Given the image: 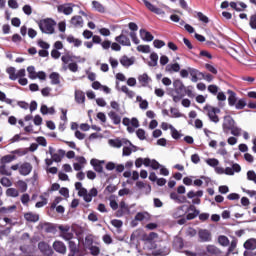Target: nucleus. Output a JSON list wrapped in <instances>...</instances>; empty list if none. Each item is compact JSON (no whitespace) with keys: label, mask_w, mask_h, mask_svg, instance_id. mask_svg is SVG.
Returning <instances> with one entry per match:
<instances>
[{"label":"nucleus","mask_w":256,"mask_h":256,"mask_svg":"<svg viewBox=\"0 0 256 256\" xmlns=\"http://www.w3.org/2000/svg\"><path fill=\"white\" fill-rule=\"evenodd\" d=\"M92 6L99 13H104L105 12L104 6L98 1H92Z\"/></svg>","instance_id":"e433bc0d"},{"label":"nucleus","mask_w":256,"mask_h":256,"mask_svg":"<svg viewBox=\"0 0 256 256\" xmlns=\"http://www.w3.org/2000/svg\"><path fill=\"white\" fill-rule=\"evenodd\" d=\"M128 211H129V208H128L127 204L125 203V201H121L120 208H119V210L116 211V216L122 217L123 215H125V213H128Z\"/></svg>","instance_id":"412c9836"},{"label":"nucleus","mask_w":256,"mask_h":256,"mask_svg":"<svg viewBox=\"0 0 256 256\" xmlns=\"http://www.w3.org/2000/svg\"><path fill=\"white\" fill-rule=\"evenodd\" d=\"M188 211H193V212L187 214V216H186L187 220H193L197 216L200 215V210H198L195 205H190L189 208H188Z\"/></svg>","instance_id":"2eb2a0df"},{"label":"nucleus","mask_w":256,"mask_h":256,"mask_svg":"<svg viewBox=\"0 0 256 256\" xmlns=\"http://www.w3.org/2000/svg\"><path fill=\"white\" fill-rule=\"evenodd\" d=\"M57 9L59 13H63L64 15H70L73 12L72 7H69L67 5H60Z\"/></svg>","instance_id":"cd10ccee"},{"label":"nucleus","mask_w":256,"mask_h":256,"mask_svg":"<svg viewBox=\"0 0 256 256\" xmlns=\"http://www.w3.org/2000/svg\"><path fill=\"white\" fill-rule=\"evenodd\" d=\"M109 144L117 149H120L122 147V142L120 139H110Z\"/></svg>","instance_id":"a18cd8bd"},{"label":"nucleus","mask_w":256,"mask_h":256,"mask_svg":"<svg viewBox=\"0 0 256 256\" xmlns=\"http://www.w3.org/2000/svg\"><path fill=\"white\" fill-rule=\"evenodd\" d=\"M18 186H19V188H20V192H21V193L27 192V190H28V184H27V182L19 181V182H18Z\"/></svg>","instance_id":"5fc2aeb1"},{"label":"nucleus","mask_w":256,"mask_h":256,"mask_svg":"<svg viewBox=\"0 0 256 256\" xmlns=\"http://www.w3.org/2000/svg\"><path fill=\"white\" fill-rule=\"evenodd\" d=\"M203 109L207 112V116L211 122L215 124L220 122L219 116L217 115L221 113L220 108L207 104Z\"/></svg>","instance_id":"20e7f679"},{"label":"nucleus","mask_w":256,"mask_h":256,"mask_svg":"<svg viewBox=\"0 0 256 256\" xmlns=\"http://www.w3.org/2000/svg\"><path fill=\"white\" fill-rule=\"evenodd\" d=\"M197 18L200 22H202L204 24L209 23V17L205 16V14H203V12H197Z\"/></svg>","instance_id":"c03bdc74"},{"label":"nucleus","mask_w":256,"mask_h":256,"mask_svg":"<svg viewBox=\"0 0 256 256\" xmlns=\"http://www.w3.org/2000/svg\"><path fill=\"white\" fill-rule=\"evenodd\" d=\"M38 249L44 255L50 256L52 254V249L48 244H46V242H39Z\"/></svg>","instance_id":"ddd939ff"},{"label":"nucleus","mask_w":256,"mask_h":256,"mask_svg":"<svg viewBox=\"0 0 256 256\" xmlns=\"http://www.w3.org/2000/svg\"><path fill=\"white\" fill-rule=\"evenodd\" d=\"M40 199H41V201H38L35 204V208H37V209L43 208L44 206H46L48 204V199L46 197H44L43 195H40Z\"/></svg>","instance_id":"f704fd0d"},{"label":"nucleus","mask_w":256,"mask_h":256,"mask_svg":"<svg viewBox=\"0 0 256 256\" xmlns=\"http://www.w3.org/2000/svg\"><path fill=\"white\" fill-rule=\"evenodd\" d=\"M138 81L142 87H147L148 84L152 81L147 73H143L138 76Z\"/></svg>","instance_id":"f3484780"},{"label":"nucleus","mask_w":256,"mask_h":256,"mask_svg":"<svg viewBox=\"0 0 256 256\" xmlns=\"http://www.w3.org/2000/svg\"><path fill=\"white\" fill-rule=\"evenodd\" d=\"M227 94L229 95L228 97V103L230 106H234L237 102V97H236V93L233 90H228Z\"/></svg>","instance_id":"a878e982"},{"label":"nucleus","mask_w":256,"mask_h":256,"mask_svg":"<svg viewBox=\"0 0 256 256\" xmlns=\"http://www.w3.org/2000/svg\"><path fill=\"white\" fill-rule=\"evenodd\" d=\"M31 198L30 195L28 193H24L22 194L20 201L24 206H28L29 202H30Z\"/></svg>","instance_id":"49530a36"},{"label":"nucleus","mask_w":256,"mask_h":256,"mask_svg":"<svg viewBox=\"0 0 256 256\" xmlns=\"http://www.w3.org/2000/svg\"><path fill=\"white\" fill-rule=\"evenodd\" d=\"M218 243H220V245L227 247L230 243L229 239L226 236H220L218 237Z\"/></svg>","instance_id":"3c124183"},{"label":"nucleus","mask_w":256,"mask_h":256,"mask_svg":"<svg viewBox=\"0 0 256 256\" xmlns=\"http://www.w3.org/2000/svg\"><path fill=\"white\" fill-rule=\"evenodd\" d=\"M50 79L52 85H59L60 84V74L58 72H52L50 74Z\"/></svg>","instance_id":"2f4dec72"},{"label":"nucleus","mask_w":256,"mask_h":256,"mask_svg":"<svg viewBox=\"0 0 256 256\" xmlns=\"http://www.w3.org/2000/svg\"><path fill=\"white\" fill-rule=\"evenodd\" d=\"M249 25L252 30H256V14H252V16H250Z\"/></svg>","instance_id":"052dcab7"},{"label":"nucleus","mask_w":256,"mask_h":256,"mask_svg":"<svg viewBox=\"0 0 256 256\" xmlns=\"http://www.w3.org/2000/svg\"><path fill=\"white\" fill-rule=\"evenodd\" d=\"M247 179L249 181H253L256 184V172L255 171H248L247 172Z\"/></svg>","instance_id":"e2e57ef3"},{"label":"nucleus","mask_w":256,"mask_h":256,"mask_svg":"<svg viewBox=\"0 0 256 256\" xmlns=\"http://www.w3.org/2000/svg\"><path fill=\"white\" fill-rule=\"evenodd\" d=\"M53 248L56 252L60 253V254H65L66 252V246L65 244H63V242L60 241H56L53 244Z\"/></svg>","instance_id":"5701e85b"},{"label":"nucleus","mask_w":256,"mask_h":256,"mask_svg":"<svg viewBox=\"0 0 256 256\" xmlns=\"http://www.w3.org/2000/svg\"><path fill=\"white\" fill-rule=\"evenodd\" d=\"M108 115L115 125H119L121 123V117L116 112L111 111Z\"/></svg>","instance_id":"7c9ffc66"},{"label":"nucleus","mask_w":256,"mask_h":256,"mask_svg":"<svg viewBox=\"0 0 256 256\" xmlns=\"http://www.w3.org/2000/svg\"><path fill=\"white\" fill-rule=\"evenodd\" d=\"M170 198L173 201L179 202V203H185L186 202V198L185 196L182 197V201L179 198V195L174 191L170 193Z\"/></svg>","instance_id":"a19ab883"},{"label":"nucleus","mask_w":256,"mask_h":256,"mask_svg":"<svg viewBox=\"0 0 256 256\" xmlns=\"http://www.w3.org/2000/svg\"><path fill=\"white\" fill-rule=\"evenodd\" d=\"M67 41H68V43H73L75 47H79V46H81L82 43H83L82 40H79V39H77V38H74L72 35H69V36L67 37Z\"/></svg>","instance_id":"c9c22d12"},{"label":"nucleus","mask_w":256,"mask_h":256,"mask_svg":"<svg viewBox=\"0 0 256 256\" xmlns=\"http://www.w3.org/2000/svg\"><path fill=\"white\" fill-rule=\"evenodd\" d=\"M22 10H23L24 14L27 15V16H30L33 13V9H32V7L30 5H25L22 8Z\"/></svg>","instance_id":"338daca9"},{"label":"nucleus","mask_w":256,"mask_h":256,"mask_svg":"<svg viewBox=\"0 0 256 256\" xmlns=\"http://www.w3.org/2000/svg\"><path fill=\"white\" fill-rule=\"evenodd\" d=\"M208 92L211 93L212 95H217L218 91H219V88L217 85H209L208 88H207Z\"/></svg>","instance_id":"6e6d98bb"},{"label":"nucleus","mask_w":256,"mask_h":256,"mask_svg":"<svg viewBox=\"0 0 256 256\" xmlns=\"http://www.w3.org/2000/svg\"><path fill=\"white\" fill-rule=\"evenodd\" d=\"M60 236L66 240L71 241V239L75 236L71 231L69 226H59Z\"/></svg>","instance_id":"0eeeda50"},{"label":"nucleus","mask_w":256,"mask_h":256,"mask_svg":"<svg viewBox=\"0 0 256 256\" xmlns=\"http://www.w3.org/2000/svg\"><path fill=\"white\" fill-rule=\"evenodd\" d=\"M0 174L3 176H11L12 172L7 168L6 164H1L0 166Z\"/></svg>","instance_id":"79ce46f5"},{"label":"nucleus","mask_w":256,"mask_h":256,"mask_svg":"<svg viewBox=\"0 0 256 256\" xmlns=\"http://www.w3.org/2000/svg\"><path fill=\"white\" fill-rule=\"evenodd\" d=\"M244 248L251 251L256 250V238H249V240H246Z\"/></svg>","instance_id":"4be33fe9"},{"label":"nucleus","mask_w":256,"mask_h":256,"mask_svg":"<svg viewBox=\"0 0 256 256\" xmlns=\"http://www.w3.org/2000/svg\"><path fill=\"white\" fill-rule=\"evenodd\" d=\"M120 63L122 66L128 68L129 66H132L133 63H135L132 59H129L127 56H123L121 59H120Z\"/></svg>","instance_id":"473e14b6"},{"label":"nucleus","mask_w":256,"mask_h":256,"mask_svg":"<svg viewBox=\"0 0 256 256\" xmlns=\"http://www.w3.org/2000/svg\"><path fill=\"white\" fill-rule=\"evenodd\" d=\"M137 51L142 52V53H150L151 48L149 45H138Z\"/></svg>","instance_id":"09e8293b"},{"label":"nucleus","mask_w":256,"mask_h":256,"mask_svg":"<svg viewBox=\"0 0 256 256\" xmlns=\"http://www.w3.org/2000/svg\"><path fill=\"white\" fill-rule=\"evenodd\" d=\"M37 45H38L39 47H41L43 50H47V49L50 48V44L47 43V42H45V41H43L42 39H39V40L37 41Z\"/></svg>","instance_id":"13d9d810"},{"label":"nucleus","mask_w":256,"mask_h":256,"mask_svg":"<svg viewBox=\"0 0 256 256\" xmlns=\"http://www.w3.org/2000/svg\"><path fill=\"white\" fill-rule=\"evenodd\" d=\"M173 88L175 90V93L177 95H173V101L175 103H178L179 101H181V99H183V97H185V86L183 84V82L180 79H175L173 81Z\"/></svg>","instance_id":"7ed1b4c3"},{"label":"nucleus","mask_w":256,"mask_h":256,"mask_svg":"<svg viewBox=\"0 0 256 256\" xmlns=\"http://www.w3.org/2000/svg\"><path fill=\"white\" fill-rule=\"evenodd\" d=\"M184 94L185 96H188L191 99H193V97H195V94L193 93V86L185 87Z\"/></svg>","instance_id":"8fccbe9b"},{"label":"nucleus","mask_w":256,"mask_h":256,"mask_svg":"<svg viewBox=\"0 0 256 256\" xmlns=\"http://www.w3.org/2000/svg\"><path fill=\"white\" fill-rule=\"evenodd\" d=\"M89 251H90V254H91L92 256H99L100 253H101L100 247H98V246H96V245H91V246L89 247Z\"/></svg>","instance_id":"ea45409f"},{"label":"nucleus","mask_w":256,"mask_h":256,"mask_svg":"<svg viewBox=\"0 0 256 256\" xmlns=\"http://www.w3.org/2000/svg\"><path fill=\"white\" fill-rule=\"evenodd\" d=\"M6 196L11 198L19 197V190L14 187H10L6 190Z\"/></svg>","instance_id":"c85d7f7f"},{"label":"nucleus","mask_w":256,"mask_h":256,"mask_svg":"<svg viewBox=\"0 0 256 256\" xmlns=\"http://www.w3.org/2000/svg\"><path fill=\"white\" fill-rule=\"evenodd\" d=\"M11 154L18 155L19 157H23L24 155L28 154V151L24 150V149H16V150L11 151Z\"/></svg>","instance_id":"603ef678"},{"label":"nucleus","mask_w":256,"mask_h":256,"mask_svg":"<svg viewBox=\"0 0 256 256\" xmlns=\"http://www.w3.org/2000/svg\"><path fill=\"white\" fill-rule=\"evenodd\" d=\"M205 69L212 73L213 75H217L218 74V70L217 68L213 67L211 64H205Z\"/></svg>","instance_id":"bf43d9fd"},{"label":"nucleus","mask_w":256,"mask_h":256,"mask_svg":"<svg viewBox=\"0 0 256 256\" xmlns=\"http://www.w3.org/2000/svg\"><path fill=\"white\" fill-rule=\"evenodd\" d=\"M105 161L104 160H98V159H91L90 164L93 167L95 172L103 173V165Z\"/></svg>","instance_id":"1a4fd4ad"},{"label":"nucleus","mask_w":256,"mask_h":256,"mask_svg":"<svg viewBox=\"0 0 256 256\" xmlns=\"http://www.w3.org/2000/svg\"><path fill=\"white\" fill-rule=\"evenodd\" d=\"M69 249L71 253L68 256H75V254L79 252V248L77 247V244H75V242H72V240L69 241Z\"/></svg>","instance_id":"72a5a7b5"},{"label":"nucleus","mask_w":256,"mask_h":256,"mask_svg":"<svg viewBox=\"0 0 256 256\" xmlns=\"http://www.w3.org/2000/svg\"><path fill=\"white\" fill-rule=\"evenodd\" d=\"M136 135H137V137H138L139 140H141V141L146 140V131L143 130V128H139V129L136 131Z\"/></svg>","instance_id":"de8ad7c7"},{"label":"nucleus","mask_w":256,"mask_h":256,"mask_svg":"<svg viewBox=\"0 0 256 256\" xmlns=\"http://www.w3.org/2000/svg\"><path fill=\"white\" fill-rule=\"evenodd\" d=\"M14 160H17V156L11 153V154H7V155L3 156L0 159V163L6 165L8 163L13 162Z\"/></svg>","instance_id":"393cba45"},{"label":"nucleus","mask_w":256,"mask_h":256,"mask_svg":"<svg viewBox=\"0 0 256 256\" xmlns=\"http://www.w3.org/2000/svg\"><path fill=\"white\" fill-rule=\"evenodd\" d=\"M56 22L52 18L41 19L38 27L43 34L52 35L55 33Z\"/></svg>","instance_id":"f03ea898"},{"label":"nucleus","mask_w":256,"mask_h":256,"mask_svg":"<svg viewBox=\"0 0 256 256\" xmlns=\"http://www.w3.org/2000/svg\"><path fill=\"white\" fill-rule=\"evenodd\" d=\"M7 73L9 74L10 80H12V81L17 80V72H16L15 68H13V67L7 68Z\"/></svg>","instance_id":"58836bf2"},{"label":"nucleus","mask_w":256,"mask_h":256,"mask_svg":"<svg viewBox=\"0 0 256 256\" xmlns=\"http://www.w3.org/2000/svg\"><path fill=\"white\" fill-rule=\"evenodd\" d=\"M17 210V205H12L9 207H0V219H2L9 227L17 226L19 225V222H17V216H11L9 218V213H13V211Z\"/></svg>","instance_id":"f257e3e1"},{"label":"nucleus","mask_w":256,"mask_h":256,"mask_svg":"<svg viewBox=\"0 0 256 256\" xmlns=\"http://www.w3.org/2000/svg\"><path fill=\"white\" fill-rule=\"evenodd\" d=\"M235 126V121L233 120L232 117L226 116L224 118V123L222 124V130L224 131L225 134H228L233 127Z\"/></svg>","instance_id":"423d86ee"},{"label":"nucleus","mask_w":256,"mask_h":256,"mask_svg":"<svg viewBox=\"0 0 256 256\" xmlns=\"http://www.w3.org/2000/svg\"><path fill=\"white\" fill-rule=\"evenodd\" d=\"M153 45H154L155 48L160 49V48L165 46V42L163 40L155 39L153 41Z\"/></svg>","instance_id":"69168bd1"},{"label":"nucleus","mask_w":256,"mask_h":256,"mask_svg":"<svg viewBox=\"0 0 256 256\" xmlns=\"http://www.w3.org/2000/svg\"><path fill=\"white\" fill-rule=\"evenodd\" d=\"M180 71V65L178 63L169 64L166 67V72L168 73H178Z\"/></svg>","instance_id":"c756f323"},{"label":"nucleus","mask_w":256,"mask_h":256,"mask_svg":"<svg viewBox=\"0 0 256 256\" xmlns=\"http://www.w3.org/2000/svg\"><path fill=\"white\" fill-rule=\"evenodd\" d=\"M185 255L186 256H206L207 255V252L206 251H203L201 253H196V252H193V251H190V250H186L185 251Z\"/></svg>","instance_id":"864d4df0"},{"label":"nucleus","mask_w":256,"mask_h":256,"mask_svg":"<svg viewBox=\"0 0 256 256\" xmlns=\"http://www.w3.org/2000/svg\"><path fill=\"white\" fill-rule=\"evenodd\" d=\"M188 72L190 74L191 81L193 83H197L199 81V77L198 76H202L203 72H200V70H197V68H188Z\"/></svg>","instance_id":"f8f14e48"},{"label":"nucleus","mask_w":256,"mask_h":256,"mask_svg":"<svg viewBox=\"0 0 256 256\" xmlns=\"http://www.w3.org/2000/svg\"><path fill=\"white\" fill-rule=\"evenodd\" d=\"M70 22L71 25H73L74 27H83L84 25V20L82 16H73Z\"/></svg>","instance_id":"b1692460"},{"label":"nucleus","mask_w":256,"mask_h":256,"mask_svg":"<svg viewBox=\"0 0 256 256\" xmlns=\"http://www.w3.org/2000/svg\"><path fill=\"white\" fill-rule=\"evenodd\" d=\"M236 107V109L241 110L246 106V101L245 99H240L238 100V102H236V104L234 105Z\"/></svg>","instance_id":"680f3d73"},{"label":"nucleus","mask_w":256,"mask_h":256,"mask_svg":"<svg viewBox=\"0 0 256 256\" xmlns=\"http://www.w3.org/2000/svg\"><path fill=\"white\" fill-rule=\"evenodd\" d=\"M206 163L211 167H216L219 165V160L216 158H209L206 160Z\"/></svg>","instance_id":"4d7b16f0"},{"label":"nucleus","mask_w":256,"mask_h":256,"mask_svg":"<svg viewBox=\"0 0 256 256\" xmlns=\"http://www.w3.org/2000/svg\"><path fill=\"white\" fill-rule=\"evenodd\" d=\"M198 235L201 242H210L212 240V235L208 230H201Z\"/></svg>","instance_id":"dca6fc26"},{"label":"nucleus","mask_w":256,"mask_h":256,"mask_svg":"<svg viewBox=\"0 0 256 256\" xmlns=\"http://www.w3.org/2000/svg\"><path fill=\"white\" fill-rule=\"evenodd\" d=\"M159 56L157 53L153 52L150 54V61L148 62V66L156 67L158 65Z\"/></svg>","instance_id":"bb28decb"},{"label":"nucleus","mask_w":256,"mask_h":256,"mask_svg":"<svg viewBox=\"0 0 256 256\" xmlns=\"http://www.w3.org/2000/svg\"><path fill=\"white\" fill-rule=\"evenodd\" d=\"M140 38L143 41H148V42L154 40V36L149 31H147L146 29H140Z\"/></svg>","instance_id":"aec40b11"},{"label":"nucleus","mask_w":256,"mask_h":256,"mask_svg":"<svg viewBox=\"0 0 256 256\" xmlns=\"http://www.w3.org/2000/svg\"><path fill=\"white\" fill-rule=\"evenodd\" d=\"M27 72H28L29 79H31V80L37 79V73H36V70H35L34 66L28 67Z\"/></svg>","instance_id":"4c0bfd02"},{"label":"nucleus","mask_w":256,"mask_h":256,"mask_svg":"<svg viewBox=\"0 0 256 256\" xmlns=\"http://www.w3.org/2000/svg\"><path fill=\"white\" fill-rule=\"evenodd\" d=\"M75 101L78 104H85L86 101V94L82 90H75L74 93Z\"/></svg>","instance_id":"4468645a"},{"label":"nucleus","mask_w":256,"mask_h":256,"mask_svg":"<svg viewBox=\"0 0 256 256\" xmlns=\"http://www.w3.org/2000/svg\"><path fill=\"white\" fill-rule=\"evenodd\" d=\"M0 183L3 187H11L12 186V182L6 178V177H3L1 180H0Z\"/></svg>","instance_id":"0e129e2a"},{"label":"nucleus","mask_w":256,"mask_h":256,"mask_svg":"<svg viewBox=\"0 0 256 256\" xmlns=\"http://www.w3.org/2000/svg\"><path fill=\"white\" fill-rule=\"evenodd\" d=\"M128 35H129L128 30H122L121 35L117 36L115 38V41H117V43H120V45H123V46H131V42H130V39L128 38Z\"/></svg>","instance_id":"39448f33"},{"label":"nucleus","mask_w":256,"mask_h":256,"mask_svg":"<svg viewBox=\"0 0 256 256\" xmlns=\"http://www.w3.org/2000/svg\"><path fill=\"white\" fill-rule=\"evenodd\" d=\"M24 218L28 222L36 223L39 221L40 216H39V214H36L34 212H27L24 214Z\"/></svg>","instance_id":"a211bd4d"},{"label":"nucleus","mask_w":256,"mask_h":256,"mask_svg":"<svg viewBox=\"0 0 256 256\" xmlns=\"http://www.w3.org/2000/svg\"><path fill=\"white\" fill-rule=\"evenodd\" d=\"M49 153H50L53 161L57 162V163L61 162L62 157H64V155H65V151L62 149H59L58 153H54V150L52 147H50Z\"/></svg>","instance_id":"9d476101"},{"label":"nucleus","mask_w":256,"mask_h":256,"mask_svg":"<svg viewBox=\"0 0 256 256\" xmlns=\"http://www.w3.org/2000/svg\"><path fill=\"white\" fill-rule=\"evenodd\" d=\"M171 129V135L173 137V139L175 140H179L183 134H181L178 130H176V128H174L173 126H170Z\"/></svg>","instance_id":"37998d69"},{"label":"nucleus","mask_w":256,"mask_h":256,"mask_svg":"<svg viewBox=\"0 0 256 256\" xmlns=\"http://www.w3.org/2000/svg\"><path fill=\"white\" fill-rule=\"evenodd\" d=\"M143 2H144V4H145V7H146L149 11L155 13L156 15H162V14L164 13L162 9H159V8L155 7L154 5H152V4H151L150 2H148L147 0H144Z\"/></svg>","instance_id":"6ab92c4d"},{"label":"nucleus","mask_w":256,"mask_h":256,"mask_svg":"<svg viewBox=\"0 0 256 256\" xmlns=\"http://www.w3.org/2000/svg\"><path fill=\"white\" fill-rule=\"evenodd\" d=\"M33 170V166L29 162H24L22 165H20L19 173L22 176H28Z\"/></svg>","instance_id":"6e6552de"},{"label":"nucleus","mask_w":256,"mask_h":256,"mask_svg":"<svg viewBox=\"0 0 256 256\" xmlns=\"http://www.w3.org/2000/svg\"><path fill=\"white\" fill-rule=\"evenodd\" d=\"M230 131L235 137H239L241 135V128H238L237 126H234Z\"/></svg>","instance_id":"774afa93"},{"label":"nucleus","mask_w":256,"mask_h":256,"mask_svg":"<svg viewBox=\"0 0 256 256\" xmlns=\"http://www.w3.org/2000/svg\"><path fill=\"white\" fill-rule=\"evenodd\" d=\"M206 252L208 256H222V251L215 245H207Z\"/></svg>","instance_id":"9b49d317"}]
</instances>
